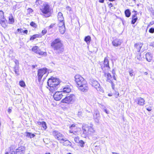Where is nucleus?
Segmentation results:
<instances>
[{
	"label": "nucleus",
	"mask_w": 154,
	"mask_h": 154,
	"mask_svg": "<svg viewBox=\"0 0 154 154\" xmlns=\"http://www.w3.org/2000/svg\"><path fill=\"white\" fill-rule=\"evenodd\" d=\"M36 35H33L32 37L30 38V40H33L35 38H36Z\"/></svg>",
	"instance_id": "49530a36"
},
{
	"label": "nucleus",
	"mask_w": 154,
	"mask_h": 154,
	"mask_svg": "<svg viewBox=\"0 0 154 154\" xmlns=\"http://www.w3.org/2000/svg\"><path fill=\"white\" fill-rule=\"evenodd\" d=\"M14 61L15 64V66L14 67V70L16 75H19V61L17 60H15Z\"/></svg>",
	"instance_id": "4468645a"
},
{
	"label": "nucleus",
	"mask_w": 154,
	"mask_h": 154,
	"mask_svg": "<svg viewBox=\"0 0 154 154\" xmlns=\"http://www.w3.org/2000/svg\"><path fill=\"white\" fill-rule=\"evenodd\" d=\"M28 11L29 12V13H31L33 11L32 10V9H30V8H29L28 9Z\"/></svg>",
	"instance_id": "8fccbe9b"
},
{
	"label": "nucleus",
	"mask_w": 154,
	"mask_h": 154,
	"mask_svg": "<svg viewBox=\"0 0 154 154\" xmlns=\"http://www.w3.org/2000/svg\"><path fill=\"white\" fill-rule=\"evenodd\" d=\"M60 80L54 77H51L49 78L48 81V85L49 86V90L51 92H54L58 88Z\"/></svg>",
	"instance_id": "f257e3e1"
},
{
	"label": "nucleus",
	"mask_w": 154,
	"mask_h": 154,
	"mask_svg": "<svg viewBox=\"0 0 154 154\" xmlns=\"http://www.w3.org/2000/svg\"><path fill=\"white\" fill-rule=\"evenodd\" d=\"M113 77L115 80H116V77L115 75H113Z\"/></svg>",
	"instance_id": "4d7b16f0"
},
{
	"label": "nucleus",
	"mask_w": 154,
	"mask_h": 154,
	"mask_svg": "<svg viewBox=\"0 0 154 154\" xmlns=\"http://www.w3.org/2000/svg\"><path fill=\"white\" fill-rule=\"evenodd\" d=\"M104 1V0H99V2L101 3H103Z\"/></svg>",
	"instance_id": "13d9d810"
},
{
	"label": "nucleus",
	"mask_w": 154,
	"mask_h": 154,
	"mask_svg": "<svg viewBox=\"0 0 154 154\" xmlns=\"http://www.w3.org/2000/svg\"><path fill=\"white\" fill-rule=\"evenodd\" d=\"M146 110L148 111H150L152 110V106H150L148 107H147V106H146Z\"/></svg>",
	"instance_id": "79ce46f5"
},
{
	"label": "nucleus",
	"mask_w": 154,
	"mask_h": 154,
	"mask_svg": "<svg viewBox=\"0 0 154 154\" xmlns=\"http://www.w3.org/2000/svg\"><path fill=\"white\" fill-rule=\"evenodd\" d=\"M25 152L24 148L23 146H20L16 149V152L11 151V154H23Z\"/></svg>",
	"instance_id": "f8f14e48"
},
{
	"label": "nucleus",
	"mask_w": 154,
	"mask_h": 154,
	"mask_svg": "<svg viewBox=\"0 0 154 154\" xmlns=\"http://www.w3.org/2000/svg\"><path fill=\"white\" fill-rule=\"evenodd\" d=\"M108 95L109 96H112V95L111 94H108Z\"/></svg>",
	"instance_id": "052dcab7"
},
{
	"label": "nucleus",
	"mask_w": 154,
	"mask_h": 154,
	"mask_svg": "<svg viewBox=\"0 0 154 154\" xmlns=\"http://www.w3.org/2000/svg\"><path fill=\"white\" fill-rule=\"evenodd\" d=\"M91 40V37L89 36H87L85 38V41L88 44L90 43Z\"/></svg>",
	"instance_id": "7c9ffc66"
},
{
	"label": "nucleus",
	"mask_w": 154,
	"mask_h": 154,
	"mask_svg": "<svg viewBox=\"0 0 154 154\" xmlns=\"http://www.w3.org/2000/svg\"><path fill=\"white\" fill-rule=\"evenodd\" d=\"M137 103L139 105L141 106H143L145 104V101L144 99L141 97L137 98L135 100Z\"/></svg>",
	"instance_id": "6ab92c4d"
},
{
	"label": "nucleus",
	"mask_w": 154,
	"mask_h": 154,
	"mask_svg": "<svg viewBox=\"0 0 154 154\" xmlns=\"http://www.w3.org/2000/svg\"><path fill=\"white\" fill-rule=\"evenodd\" d=\"M75 81L76 82L77 85H79L84 82L86 81L84 80V79L79 75H76L75 77Z\"/></svg>",
	"instance_id": "6e6552de"
},
{
	"label": "nucleus",
	"mask_w": 154,
	"mask_h": 154,
	"mask_svg": "<svg viewBox=\"0 0 154 154\" xmlns=\"http://www.w3.org/2000/svg\"><path fill=\"white\" fill-rule=\"evenodd\" d=\"M109 1L110 2H112V1H115V0H109Z\"/></svg>",
	"instance_id": "0e129e2a"
},
{
	"label": "nucleus",
	"mask_w": 154,
	"mask_h": 154,
	"mask_svg": "<svg viewBox=\"0 0 154 154\" xmlns=\"http://www.w3.org/2000/svg\"><path fill=\"white\" fill-rule=\"evenodd\" d=\"M79 143H80V146L81 147H83L84 146V145L85 144V143L83 140H80Z\"/></svg>",
	"instance_id": "58836bf2"
},
{
	"label": "nucleus",
	"mask_w": 154,
	"mask_h": 154,
	"mask_svg": "<svg viewBox=\"0 0 154 154\" xmlns=\"http://www.w3.org/2000/svg\"><path fill=\"white\" fill-rule=\"evenodd\" d=\"M0 24L3 27L5 28L8 26V23L5 18L0 20Z\"/></svg>",
	"instance_id": "aec40b11"
},
{
	"label": "nucleus",
	"mask_w": 154,
	"mask_h": 154,
	"mask_svg": "<svg viewBox=\"0 0 154 154\" xmlns=\"http://www.w3.org/2000/svg\"><path fill=\"white\" fill-rule=\"evenodd\" d=\"M149 32L151 33H153L154 32V28H150L149 30Z\"/></svg>",
	"instance_id": "a18cd8bd"
},
{
	"label": "nucleus",
	"mask_w": 154,
	"mask_h": 154,
	"mask_svg": "<svg viewBox=\"0 0 154 154\" xmlns=\"http://www.w3.org/2000/svg\"><path fill=\"white\" fill-rule=\"evenodd\" d=\"M141 53H139L138 54H137V58L138 60H140L141 59Z\"/></svg>",
	"instance_id": "4c0bfd02"
},
{
	"label": "nucleus",
	"mask_w": 154,
	"mask_h": 154,
	"mask_svg": "<svg viewBox=\"0 0 154 154\" xmlns=\"http://www.w3.org/2000/svg\"><path fill=\"white\" fill-rule=\"evenodd\" d=\"M108 5L110 7H112V4L111 3H109Z\"/></svg>",
	"instance_id": "5fc2aeb1"
},
{
	"label": "nucleus",
	"mask_w": 154,
	"mask_h": 154,
	"mask_svg": "<svg viewBox=\"0 0 154 154\" xmlns=\"http://www.w3.org/2000/svg\"><path fill=\"white\" fill-rule=\"evenodd\" d=\"M112 73L113 74V75H115V72L114 71H112Z\"/></svg>",
	"instance_id": "e2e57ef3"
},
{
	"label": "nucleus",
	"mask_w": 154,
	"mask_h": 154,
	"mask_svg": "<svg viewBox=\"0 0 154 154\" xmlns=\"http://www.w3.org/2000/svg\"><path fill=\"white\" fill-rule=\"evenodd\" d=\"M79 90L82 92H86L88 90V85L86 82H84L81 85L77 86Z\"/></svg>",
	"instance_id": "423d86ee"
},
{
	"label": "nucleus",
	"mask_w": 154,
	"mask_h": 154,
	"mask_svg": "<svg viewBox=\"0 0 154 154\" xmlns=\"http://www.w3.org/2000/svg\"><path fill=\"white\" fill-rule=\"evenodd\" d=\"M25 135L27 137L30 138L33 137L35 136L34 134L28 132H26Z\"/></svg>",
	"instance_id": "c85d7f7f"
},
{
	"label": "nucleus",
	"mask_w": 154,
	"mask_h": 154,
	"mask_svg": "<svg viewBox=\"0 0 154 154\" xmlns=\"http://www.w3.org/2000/svg\"><path fill=\"white\" fill-rule=\"evenodd\" d=\"M59 29L60 32L61 34H63L65 31V26L59 27Z\"/></svg>",
	"instance_id": "c756f323"
},
{
	"label": "nucleus",
	"mask_w": 154,
	"mask_h": 154,
	"mask_svg": "<svg viewBox=\"0 0 154 154\" xmlns=\"http://www.w3.org/2000/svg\"><path fill=\"white\" fill-rule=\"evenodd\" d=\"M146 59L148 61L150 62L152 59V56L150 53H146Z\"/></svg>",
	"instance_id": "a878e982"
},
{
	"label": "nucleus",
	"mask_w": 154,
	"mask_h": 154,
	"mask_svg": "<svg viewBox=\"0 0 154 154\" xmlns=\"http://www.w3.org/2000/svg\"><path fill=\"white\" fill-rule=\"evenodd\" d=\"M115 95L116 97L117 98V97L119 96V94L118 92H116L115 93Z\"/></svg>",
	"instance_id": "09e8293b"
},
{
	"label": "nucleus",
	"mask_w": 154,
	"mask_h": 154,
	"mask_svg": "<svg viewBox=\"0 0 154 154\" xmlns=\"http://www.w3.org/2000/svg\"><path fill=\"white\" fill-rule=\"evenodd\" d=\"M122 42V41L121 40L118 39H116L112 41V43L114 46H118L120 45Z\"/></svg>",
	"instance_id": "4be33fe9"
},
{
	"label": "nucleus",
	"mask_w": 154,
	"mask_h": 154,
	"mask_svg": "<svg viewBox=\"0 0 154 154\" xmlns=\"http://www.w3.org/2000/svg\"><path fill=\"white\" fill-rule=\"evenodd\" d=\"M75 96L73 94H70L66 97L61 101L63 103H72L74 101Z\"/></svg>",
	"instance_id": "39448f33"
},
{
	"label": "nucleus",
	"mask_w": 154,
	"mask_h": 154,
	"mask_svg": "<svg viewBox=\"0 0 154 154\" xmlns=\"http://www.w3.org/2000/svg\"><path fill=\"white\" fill-rule=\"evenodd\" d=\"M47 32V30L46 29H44L42 30V33L43 35L45 34Z\"/></svg>",
	"instance_id": "de8ad7c7"
},
{
	"label": "nucleus",
	"mask_w": 154,
	"mask_h": 154,
	"mask_svg": "<svg viewBox=\"0 0 154 154\" xmlns=\"http://www.w3.org/2000/svg\"><path fill=\"white\" fill-rule=\"evenodd\" d=\"M78 116L79 117H81L83 116V112L82 111H80L78 112Z\"/></svg>",
	"instance_id": "e433bc0d"
},
{
	"label": "nucleus",
	"mask_w": 154,
	"mask_h": 154,
	"mask_svg": "<svg viewBox=\"0 0 154 154\" xmlns=\"http://www.w3.org/2000/svg\"><path fill=\"white\" fill-rule=\"evenodd\" d=\"M144 75H148V73L146 72H145L144 73Z\"/></svg>",
	"instance_id": "bf43d9fd"
},
{
	"label": "nucleus",
	"mask_w": 154,
	"mask_h": 154,
	"mask_svg": "<svg viewBox=\"0 0 154 154\" xmlns=\"http://www.w3.org/2000/svg\"><path fill=\"white\" fill-rule=\"evenodd\" d=\"M125 16L126 17H128L131 15V12L129 9H127L125 12Z\"/></svg>",
	"instance_id": "2f4dec72"
},
{
	"label": "nucleus",
	"mask_w": 154,
	"mask_h": 154,
	"mask_svg": "<svg viewBox=\"0 0 154 154\" xmlns=\"http://www.w3.org/2000/svg\"><path fill=\"white\" fill-rule=\"evenodd\" d=\"M58 19L59 21H62L64 20V18L63 16V14L61 12H59L57 16Z\"/></svg>",
	"instance_id": "cd10ccee"
},
{
	"label": "nucleus",
	"mask_w": 154,
	"mask_h": 154,
	"mask_svg": "<svg viewBox=\"0 0 154 154\" xmlns=\"http://www.w3.org/2000/svg\"><path fill=\"white\" fill-rule=\"evenodd\" d=\"M32 51L35 53L37 54H39V55H46V53L45 52H43L40 50L39 48L37 46H35L33 47L32 49Z\"/></svg>",
	"instance_id": "1a4fd4ad"
},
{
	"label": "nucleus",
	"mask_w": 154,
	"mask_h": 154,
	"mask_svg": "<svg viewBox=\"0 0 154 154\" xmlns=\"http://www.w3.org/2000/svg\"><path fill=\"white\" fill-rule=\"evenodd\" d=\"M14 22V19L12 16L10 17V24H13Z\"/></svg>",
	"instance_id": "37998d69"
},
{
	"label": "nucleus",
	"mask_w": 154,
	"mask_h": 154,
	"mask_svg": "<svg viewBox=\"0 0 154 154\" xmlns=\"http://www.w3.org/2000/svg\"><path fill=\"white\" fill-rule=\"evenodd\" d=\"M104 111L107 114H108L109 113V112H108L106 109H104Z\"/></svg>",
	"instance_id": "6e6d98bb"
},
{
	"label": "nucleus",
	"mask_w": 154,
	"mask_h": 154,
	"mask_svg": "<svg viewBox=\"0 0 154 154\" xmlns=\"http://www.w3.org/2000/svg\"><path fill=\"white\" fill-rule=\"evenodd\" d=\"M129 74L131 76H132L133 75V72L132 71H130Z\"/></svg>",
	"instance_id": "3c124183"
},
{
	"label": "nucleus",
	"mask_w": 154,
	"mask_h": 154,
	"mask_svg": "<svg viewBox=\"0 0 154 154\" xmlns=\"http://www.w3.org/2000/svg\"><path fill=\"white\" fill-rule=\"evenodd\" d=\"M104 66L103 67L102 66V68H106L107 70H109V61L108 59L107 58H105L104 60L103 63Z\"/></svg>",
	"instance_id": "412c9836"
},
{
	"label": "nucleus",
	"mask_w": 154,
	"mask_h": 154,
	"mask_svg": "<svg viewBox=\"0 0 154 154\" xmlns=\"http://www.w3.org/2000/svg\"><path fill=\"white\" fill-rule=\"evenodd\" d=\"M105 77L107 78V81L109 82H112L111 80L112 77L111 75L109 73H104Z\"/></svg>",
	"instance_id": "b1692460"
},
{
	"label": "nucleus",
	"mask_w": 154,
	"mask_h": 154,
	"mask_svg": "<svg viewBox=\"0 0 154 154\" xmlns=\"http://www.w3.org/2000/svg\"><path fill=\"white\" fill-rule=\"evenodd\" d=\"M61 91L62 93L66 94L71 92V89L69 85H67L63 87V88L61 89Z\"/></svg>",
	"instance_id": "f3484780"
},
{
	"label": "nucleus",
	"mask_w": 154,
	"mask_h": 154,
	"mask_svg": "<svg viewBox=\"0 0 154 154\" xmlns=\"http://www.w3.org/2000/svg\"><path fill=\"white\" fill-rule=\"evenodd\" d=\"M52 134L55 138L60 142L62 139L64 138V135L57 131H54L53 132Z\"/></svg>",
	"instance_id": "0eeeda50"
},
{
	"label": "nucleus",
	"mask_w": 154,
	"mask_h": 154,
	"mask_svg": "<svg viewBox=\"0 0 154 154\" xmlns=\"http://www.w3.org/2000/svg\"><path fill=\"white\" fill-rule=\"evenodd\" d=\"M23 33H25L27 34L28 33V31L27 30H25L23 31Z\"/></svg>",
	"instance_id": "864d4df0"
},
{
	"label": "nucleus",
	"mask_w": 154,
	"mask_h": 154,
	"mask_svg": "<svg viewBox=\"0 0 154 154\" xmlns=\"http://www.w3.org/2000/svg\"><path fill=\"white\" fill-rule=\"evenodd\" d=\"M37 124L39 125H42L44 130H45L47 128L46 123L45 122H37Z\"/></svg>",
	"instance_id": "393cba45"
},
{
	"label": "nucleus",
	"mask_w": 154,
	"mask_h": 154,
	"mask_svg": "<svg viewBox=\"0 0 154 154\" xmlns=\"http://www.w3.org/2000/svg\"><path fill=\"white\" fill-rule=\"evenodd\" d=\"M89 126L86 124H83L82 125V131L84 136H86L89 134Z\"/></svg>",
	"instance_id": "9d476101"
},
{
	"label": "nucleus",
	"mask_w": 154,
	"mask_h": 154,
	"mask_svg": "<svg viewBox=\"0 0 154 154\" xmlns=\"http://www.w3.org/2000/svg\"><path fill=\"white\" fill-rule=\"evenodd\" d=\"M63 95L62 92L60 91L56 92L54 95L53 97L56 100H59L62 97Z\"/></svg>",
	"instance_id": "9b49d317"
},
{
	"label": "nucleus",
	"mask_w": 154,
	"mask_h": 154,
	"mask_svg": "<svg viewBox=\"0 0 154 154\" xmlns=\"http://www.w3.org/2000/svg\"><path fill=\"white\" fill-rule=\"evenodd\" d=\"M19 85L22 87H24L26 85L25 83L23 81H21L19 82Z\"/></svg>",
	"instance_id": "c9c22d12"
},
{
	"label": "nucleus",
	"mask_w": 154,
	"mask_h": 154,
	"mask_svg": "<svg viewBox=\"0 0 154 154\" xmlns=\"http://www.w3.org/2000/svg\"><path fill=\"white\" fill-rule=\"evenodd\" d=\"M5 18L4 12L2 10L0 11V20Z\"/></svg>",
	"instance_id": "f704fd0d"
},
{
	"label": "nucleus",
	"mask_w": 154,
	"mask_h": 154,
	"mask_svg": "<svg viewBox=\"0 0 154 154\" xmlns=\"http://www.w3.org/2000/svg\"><path fill=\"white\" fill-rule=\"evenodd\" d=\"M48 73L47 72V69H39L38 71V80L40 82L42 79L43 78V80H44L47 76Z\"/></svg>",
	"instance_id": "7ed1b4c3"
},
{
	"label": "nucleus",
	"mask_w": 154,
	"mask_h": 154,
	"mask_svg": "<svg viewBox=\"0 0 154 154\" xmlns=\"http://www.w3.org/2000/svg\"><path fill=\"white\" fill-rule=\"evenodd\" d=\"M43 8L42 9V12L45 14H48L50 11L49 5L46 3L44 4Z\"/></svg>",
	"instance_id": "ddd939ff"
},
{
	"label": "nucleus",
	"mask_w": 154,
	"mask_h": 154,
	"mask_svg": "<svg viewBox=\"0 0 154 154\" xmlns=\"http://www.w3.org/2000/svg\"><path fill=\"white\" fill-rule=\"evenodd\" d=\"M35 66H34V65H33L32 66V67L33 68H35Z\"/></svg>",
	"instance_id": "69168bd1"
},
{
	"label": "nucleus",
	"mask_w": 154,
	"mask_h": 154,
	"mask_svg": "<svg viewBox=\"0 0 154 154\" xmlns=\"http://www.w3.org/2000/svg\"><path fill=\"white\" fill-rule=\"evenodd\" d=\"M74 140L75 142L77 143H79L80 141L79 140V137H78L74 138Z\"/></svg>",
	"instance_id": "ea45409f"
},
{
	"label": "nucleus",
	"mask_w": 154,
	"mask_h": 154,
	"mask_svg": "<svg viewBox=\"0 0 154 154\" xmlns=\"http://www.w3.org/2000/svg\"><path fill=\"white\" fill-rule=\"evenodd\" d=\"M30 25L34 27H36L37 25L34 22H32L30 23Z\"/></svg>",
	"instance_id": "a19ab883"
},
{
	"label": "nucleus",
	"mask_w": 154,
	"mask_h": 154,
	"mask_svg": "<svg viewBox=\"0 0 154 154\" xmlns=\"http://www.w3.org/2000/svg\"><path fill=\"white\" fill-rule=\"evenodd\" d=\"M113 154H118L117 153H114V152H112V153Z\"/></svg>",
	"instance_id": "774afa93"
},
{
	"label": "nucleus",
	"mask_w": 154,
	"mask_h": 154,
	"mask_svg": "<svg viewBox=\"0 0 154 154\" xmlns=\"http://www.w3.org/2000/svg\"><path fill=\"white\" fill-rule=\"evenodd\" d=\"M55 23H52L51 24V25L49 26V29H51L53 28L55 25Z\"/></svg>",
	"instance_id": "c03bdc74"
},
{
	"label": "nucleus",
	"mask_w": 154,
	"mask_h": 154,
	"mask_svg": "<svg viewBox=\"0 0 154 154\" xmlns=\"http://www.w3.org/2000/svg\"><path fill=\"white\" fill-rule=\"evenodd\" d=\"M51 46L56 53H59L64 50L63 44L59 38L54 40L51 43Z\"/></svg>",
	"instance_id": "f03ea898"
},
{
	"label": "nucleus",
	"mask_w": 154,
	"mask_h": 154,
	"mask_svg": "<svg viewBox=\"0 0 154 154\" xmlns=\"http://www.w3.org/2000/svg\"><path fill=\"white\" fill-rule=\"evenodd\" d=\"M21 30H22V29H21L20 28V29H17V31L19 32H21Z\"/></svg>",
	"instance_id": "603ef678"
},
{
	"label": "nucleus",
	"mask_w": 154,
	"mask_h": 154,
	"mask_svg": "<svg viewBox=\"0 0 154 154\" xmlns=\"http://www.w3.org/2000/svg\"><path fill=\"white\" fill-rule=\"evenodd\" d=\"M70 130L69 131L71 133H73L74 134H76L79 130V128L74 124L72 125L71 126L69 127Z\"/></svg>",
	"instance_id": "2eb2a0df"
},
{
	"label": "nucleus",
	"mask_w": 154,
	"mask_h": 154,
	"mask_svg": "<svg viewBox=\"0 0 154 154\" xmlns=\"http://www.w3.org/2000/svg\"><path fill=\"white\" fill-rule=\"evenodd\" d=\"M137 19V14L135 13L134 14L132 15V24H134L136 22Z\"/></svg>",
	"instance_id": "bb28decb"
},
{
	"label": "nucleus",
	"mask_w": 154,
	"mask_h": 154,
	"mask_svg": "<svg viewBox=\"0 0 154 154\" xmlns=\"http://www.w3.org/2000/svg\"><path fill=\"white\" fill-rule=\"evenodd\" d=\"M45 154H51V153H50L48 152V153H45Z\"/></svg>",
	"instance_id": "338daca9"
},
{
	"label": "nucleus",
	"mask_w": 154,
	"mask_h": 154,
	"mask_svg": "<svg viewBox=\"0 0 154 154\" xmlns=\"http://www.w3.org/2000/svg\"><path fill=\"white\" fill-rule=\"evenodd\" d=\"M142 46L143 44L140 43H136L134 45V47L137 48V51L138 52H140Z\"/></svg>",
	"instance_id": "5701e85b"
},
{
	"label": "nucleus",
	"mask_w": 154,
	"mask_h": 154,
	"mask_svg": "<svg viewBox=\"0 0 154 154\" xmlns=\"http://www.w3.org/2000/svg\"><path fill=\"white\" fill-rule=\"evenodd\" d=\"M94 132V130L92 126H89V134H91Z\"/></svg>",
	"instance_id": "473e14b6"
},
{
	"label": "nucleus",
	"mask_w": 154,
	"mask_h": 154,
	"mask_svg": "<svg viewBox=\"0 0 154 154\" xmlns=\"http://www.w3.org/2000/svg\"><path fill=\"white\" fill-rule=\"evenodd\" d=\"M93 116L96 122H98L100 118V115L99 111L97 109H95L93 114Z\"/></svg>",
	"instance_id": "dca6fc26"
},
{
	"label": "nucleus",
	"mask_w": 154,
	"mask_h": 154,
	"mask_svg": "<svg viewBox=\"0 0 154 154\" xmlns=\"http://www.w3.org/2000/svg\"><path fill=\"white\" fill-rule=\"evenodd\" d=\"M90 83L92 87H94L97 90L101 93H103L104 91L103 89L100 87L98 82L96 80L94 79H91Z\"/></svg>",
	"instance_id": "20e7f679"
},
{
	"label": "nucleus",
	"mask_w": 154,
	"mask_h": 154,
	"mask_svg": "<svg viewBox=\"0 0 154 154\" xmlns=\"http://www.w3.org/2000/svg\"><path fill=\"white\" fill-rule=\"evenodd\" d=\"M58 26L59 27L65 26L64 20L62 21H59V22L58 24Z\"/></svg>",
	"instance_id": "72a5a7b5"
},
{
	"label": "nucleus",
	"mask_w": 154,
	"mask_h": 154,
	"mask_svg": "<svg viewBox=\"0 0 154 154\" xmlns=\"http://www.w3.org/2000/svg\"><path fill=\"white\" fill-rule=\"evenodd\" d=\"M50 16V14H48L47 15V16H45V17H49Z\"/></svg>",
	"instance_id": "680f3d73"
},
{
	"label": "nucleus",
	"mask_w": 154,
	"mask_h": 154,
	"mask_svg": "<svg viewBox=\"0 0 154 154\" xmlns=\"http://www.w3.org/2000/svg\"><path fill=\"white\" fill-rule=\"evenodd\" d=\"M60 143H63V145L65 146H71L72 145V143L70 142L69 140H66V138H64L62 139V140H61Z\"/></svg>",
	"instance_id": "a211bd4d"
}]
</instances>
